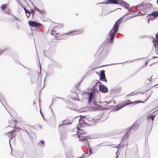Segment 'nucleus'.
<instances>
[{
  "mask_svg": "<svg viewBox=\"0 0 158 158\" xmlns=\"http://www.w3.org/2000/svg\"><path fill=\"white\" fill-rule=\"evenodd\" d=\"M154 17H152L151 16H150L148 19V22L149 20H152L154 18Z\"/></svg>",
  "mask_w": 158,
  "mask_h": 158,
  "instance_id": "nucleus-39",
  "label": "nucleus"
},
{
  "mask_svg": "<svg viewBox=\"0 0 158 158\" xmlns=\"http://www.w3.org/2000/svg\"><path fill=\"white\" fill-rule=\"evenodd\" d=\"M30 1L31 2V3L32 4L33 6H34V10H35L37 12H38L40 14H43L45 12V11L44 10H40L37 7L35 6L33 4L32 2L31 1V0Z\"/></svg>",
  "mask_w": 158,
  "mask_h": 158,
  "instance_id": "nucleus-13",
  "label": "nucleus"
},
{
  "mask_svg": "<svg viewBox=\"0 0 158 158\" xmlns=\"http://www.w3.org/2000/svg\"><path fill=\"white\" fill-rule=\"evenodd\" d=\"M127 10H128V12H129V13H131V14L135 13V12L136 11L135 10H131L129 7V8Z\"/></svg>",
  "mask_w": 158,
  "mask_h": 158,
  "instance_id": "nucleus-26",
  "label": "nucleus"
},
{
  "mask_svg": "<svg viewBox=\"0 0 158 158\" xmlns=\"http://www.w3.org/2000/svg\"><path fill=\"white\" fill-rule=\"evenodd\" d=\"M85 118L89 121H91L93 119V118H90L89 117H86Z\"/></svg>",
  "mask_w": 158,
  "mask_h": 158,
  "instance_id": "nucleus-33",
  "label": "nucleus"
},
{
  "mask_svg": "<svg viewBox=\"0 0 158 158\" xmlns=\"http://www.w3.org/2000/svg\"><path fill=\"white\" fill-rule=\"evenodd\" d=\"M131 128V129H132L133 130H136L139 128V125L138 124H136L135 123H134Z\"/></svg>",
  "mask_w": 158,
  "mask_h": 158,
  "instance_id": "nucleus-20",
  "label": "nucleus"
},
{
  "mask_svg": "<svg viewBox=\"0 0 158 158\" xmlns=\"http://www.w3.org/2000/svg\"><path fill=\"white\" fill-rule=\"evenodd\" d=\"M21 6H22V4L21 1L19 0H15Z\"/></svg>",
  "mask_w": 158,
  "mask_h": 158,
  "instance_id": "nucleus-37",
  "label": "nucleus"
},
{
  "mask_svg": "<svg viewBox=\"0 0 158 158\" xmlns=\"http://www.w3.org/2000/svg\"><path fill=\"white\" fill-rule=\"evenodd\" d=\"M105 70H102L100 73V75H99V80L100 81H105V82H107V80L106 78L105 77Z\"/></svg>",
  "mask_w": 158,
  "mask_h": 158,
  "instance_id": "nucleus-8",
  "label": "nucleus"
},
{
  "mask_svg": "<svg viewBox=\"0 0 158 158\" xmlns=\"http://www.w3.org/2000/svg\"><path fill=\"white\" fill-rule=\"evenodd\" d=\"M78 31H70L68 33L62 34V35H74L78 34Z\"/></svg>",
  "mask_w": 158,
  "mask_h": 158,
  "instance_id": "nucleus-14",
  "label": "nucleus"
},
{
  "mask_svg": "<svg viewBox=\"0 0 158 158\" xmlns=\"http://www.w3.org/2000/svg\"><path fill=\"white\" fill-rule=\"evenodd\" d=\"M113 106L114 110L115 111H117L123 108V106L121 104L118 105L116 106Z\"/></svg>",
  "mask_w": 158,
  "mask_h": 158,
  "instance_id": "nucleus-16",
  "label": "nucleus"
},
{
  "mask_svg": "<svg viewBox=\"0 0 158 158\" xmlns=\"http://www.w3.org/2000/svg\"><path fill=\"white\" fill-rule=\"evenodd\" d=\"M113 102H114V104H116V102H115V100H114V101H113Z\"/></svg>",
  "mask_w": 158,
  "mask_h": 158,
  "instance_id": "nucleus-64",
  "label": "nucleus"
},
{
  "mask_svg": "<svg viewBox=\"0 0 158 158\" xmlns=\"http://www.w3.org/2000/svg\"><path fill=\"white\" fill-rule=\"evenodd\" d=\"M125 139H124H124L123 138H123L121 140V143L123 142Z\"/></svg>",
  "mask_w": 158,
  "mask_h": 158,
  "instance_id": "nucleus-47",
  "label": "nucleus"
},
{
  "mask_svg": "<svg viewBox=\"0 0 158 158\" xmlns=\"http://www.w3.org/2000/svg\"><path fill=\"white\" fill-rule=\"evenodd\" d=\"M87 145L89 147V154L88 156H89L90 155H91V154H93V153L92 151V149L91 148L89 147L88 141H87Z\"/></svg>",
  "mask_w": 158,
  "mask_h": 158,
  "instance_id": "nucleus-23",
  "label": "nucleus"
},
{
  "mask_svg": "<svg viewBox=\"0 0 158 158\" xmlns=\"http://www.w3.org/2000/svg\"><path fill=\"white\" fill-rule=\"evenodd\" d=\"M148 61H147L146 63H145V65H147L148 63Z\"/></svg>",
  "mask_w": 158,
  "mask_h": 158,
  "instance_id": "nucleus-62",
  "label": "nucleus"
},
{
  "mask_svg": "<svg viewBox=\"0 0 158 158\" xmlns=\"http://www.w3.org/2000/svg\"><path fill=\"white\" fill-rule=\"evenodd\" d=\"M65 127H66V126H65V125H64V126H62V127H61V128H60V129H61V130H60V131H59V132H60V133H61V131H61V130H62V128H63V129H64V128Z\"/></svg>",
  "mask_w": 158,
  "mask_h": 158,
  "instance_id": "nucleus-40",
  "label": "nucleus"
},
{
  "mask_svg": "<svg viewBox=\"0 0 158 158\" xmlns=\"http://www.w3.org/2000/svg\"><path fill=\"white\" fill-rule=\"evenodd\" d=\"M133 93V92H132L130 93V94H129L128 95H130V96H132L133 95H135V94H132Z\"/></svg>",
  "mask_w": 158,
  "mask_h": 158,
  "instance_id": "nucleus-45",
  "label": "nucleus"
},
{
  "mask_svg": "<svg viewBox=\"0 0 158 158\" xmlns=\"http://www.w3.org/2000/svg\"><path fill=\"white\" fill-rule=\"evenodd\" d=\"M40 114L42 116H43V114L42 113V112L40 109Z\"/></svg>",
  "mask_w": 158,
  "mask_h": 158,
  "instance_id": "nucleus-50",
  "label": "nucleus"
},
{
  "mask_svg": "<svg viewBox=\"0 0 158 158\" xmlns=\"http://www.w3.org/2000/svg\"><path fill=\"white\" fill-rule=\"evenodd\" d=\"M8 48H5L2 51H1L0 52V55H1V54L3 53L4 52L6 51V50H8Z\"/></svg>",
  "mask_w": 158,
  "mask_h": 158,
  "instance_id": "nucleus-34",
  "label": "nucleus"
},
{
  "mask_svg": "<svg viewBox=\"0 0 158 158\" xmlns=\"http://www.w3.org/2000/svg\"><path fill=\"white\" fill-rule=\"evenodd\" d=\"M26 11H26V12H25L26 14H27V13H29L30 12V11L28 10H26Z\"/></svg>",
  "mask_w": 158,
  "mask_h": 158,
  "instance_id": "nucleus-51",
  "label": "nucleus"
},
{
  "mask_svg": "<svg viewBox=\"0 0 158 158\" xmlns=\"http://www.w3.org/2000/svg\"><path fill=\"white\" fill-rule=\"evenodd\" d=\"M28 25L31 27H36L42 25L41 24L35 21L29 20L28 21Z\"/></svg>",
  "mask_w": 158,
  "mask_h": 158,
  "instance_id": "nucleus-10",
  "label": "nucleus"
},
{
  "mask_svg": "<svg viewBox=\"0 0 158 158\" xmlns=\"http://www.w3.org/2000/svg\"><path fill=\"white\" fill-rule=\"evenodd\" d=\"M89 138H88V137L87 136H82V135H81V136H79V139L80 140H82V141H87V139H88Z\"/></svg>",
  "mask_w": 158,
  "mask_h": 158,
  "instance_id": "nucleus-22",
  "label": "nucleus"
},
{
  "mask_svg": "<svg viewBox=\"0 0 158 158\" xmlns=\"http://www.w3.org/2000/svg\"><path fill=\"white\" fill-rule=\"evenodd\" d=\"M132 103V102H131L130 100L128 99L124 101L121 105L123 106V107Z\"/></svg>",
  "mask_w": 158,
  "mask_h": 158,
  "instance_id": "nucleus-15",
  "label": "nucleus"
},
{
  "mask_svg": "<svg viewBox=\"0 0 158 158\" xmlns=\"http://www.w3.org/2000/svg\"><path fill=\"white\" fill-rule=\"evenodd\" d=\"M70 157L72 158V156L71 153H68L66 154V158H69Z\"/></svg>",
  "mask_w": 158,
  "mask_h": 158,
  "instance_id": "nucleus-30",
  "label": "nucleus"
},
{
  "mask_svg": "<svg viewBox=\"0 0 158 158\" xmlns=\"http://www.w3.org/2000/svg\"><path fill=\"white\" fill-rule=\"evenodd\" d=\"M24 11H25V13L26 12V10H27V9H26V8H25V9H24Z\"/></svg>",
  "mask_w": 158,
  "mask_h": 158,
  "instance_id": "nucleus-63",
  "label": "nucleus"
},
{
  "mask_svg": "<svg viewBox=\"0 0 158 158\" xmlns=\"http://www.w3.org/2000/svg\"><path fill=\"white\" fill-rule=\"evenodd\" d=\"M152 76L151 77L150 79H148V80L150 81H151V80H152Z\"/></svg>",
  "mask_w": 158,
  "mask_h": 158,
  "instance_id": "nucleus-52",
  "label": "nucleus"
},
{
  "mask_svg": "<svg viewBox=\"0 0 158 158\" xmlns=\"http://www.w3.org/2000/svg\"><path fill=\"white\" fill-rule=\"evenodd\" d=\"M77 129L78 130V131H77V133H79V134H80V135H82V134L86 135L87 134V132H85V131H83V130H81V129H78L77 127Z\"/></svg>",
  "mask_w": 158,
  "mask_h": 158,
  "instance_id": "nucleus-19",
  "label": "nucleus"
},
{
  "mask_svg": "<svg viewBox=\"0 0 158 158\" xmlns=\"http://www.w3.org/2000/svg\"><path fill=\"white\" fill-rule=\"evenodd\" d=\"M118 4L123 6L126 9H128L130 6L128 3L123 0H119V3Z\"/></svg>",
  "mask_w": 158,
  "mask_h": 158,
  "instance_id": "nucleus-11",
  "label": "nucleus"
},
{
  "mask_svg": "<svg viewBox=\"0 0 158 158\" xmlns=\"http://www.w3.org/2000/svg\"><path fill=\"white\" fill-rule=\"evenodd\" d=\"M156 114L153 115H151V114L148 115L147 118L148 120V122L152 123V124H153V121L154 119V118L156 116Z\"/></svg>",
  "mask_w": 158,
  "mask_h": 158,
  "instance_id": "nucleus-12",
  "label": "nucleus"
},
{
  "mask_svg": "<svg viewBox=\"0 0 158 158\" xmlns=\"http://www.w3.org/2000/svg\"><path fill=\"white\" fill-rule=\"evenodd\" d=\"M53 73V71H52L51 70V71H50V70H49V73L50 74H52V73Z\"/></svg>",
  "mask_w": 158,
  "mask_h": 158,
  "instance_id": "nucleus-55",
  "label": "nucleus"
},
{
  "mask_svg": "<svg viewBox=\"0 0 158 158\" xmlns=\"http://www.w3.org/2000/svg\"><path fill=\"white\" fill-rule=\"evenodd\" d=\"M40 73H39V72H38V80L39 78V77L40 75Z\"/></svg>",
  "mask_w": 158,
  "mask_h": 158,
  "instance_id": "nucleus-53",
  "label": "nucleus"
},
{
  "mask_svg": "<svg viewBox=\"0 0 158 158\" xmlns=\"http://www.w3.org/2000/svg\"><path fill=\"white\" fill-rule=\"evenodd\" d=\"M55 32V30H53V28L51 31V34L52 35H55L54 33Z\"/></svg>",
  "mask_w": 158,
  "mask_h": 158,
  "instance_id": "nucleus-36",
  "label": "nucleus"
},
{
  "mask_svg": "<svg viewBox=\"0 0 158 158\" xmlns=\"http://www.w3.org/2000/svg\"><path fill=\"white\" fill-rule=\"evenodd\" d=\"M14 128L15 129L14 130H12V131H13V132L14 133L15 132H18L19 131V130H20V129L17 127H14Z\"/></svg>",
  "mask_w": 158,
  "mask_h": 158,
  "instance_id": "nucleus-28",
  "label": "nucleus"
},
{
  "mask_svg": "<svg viewBox=\"0 0 158 158\" xmlns=\"http://www.w3.org/2000/svg\"><path fill=\"white\" fill-rule=\"evenodd\" d=\"M119 153L118 152V149L116 152V155L117 156H118Z\"/></svg>",
  "mask_w": 158,
  "mask_h": 158,
  "instance_id": "nucleus-41",
  "label": "nucleus"
},
{
  "mask_svg": "<svg viewBox=\"0 0 158 158\" xmlns=\"http://www.w3.org/2000/svg\"><path fill=\"white\" fill-rule=\"evenodd\" d=\"M155 58H158V57H156V56H153L152 57V59H155Z\"/></svg>",
  "mask_w": 158,
  "mask_h": 158,
  "instance_id": "nucleus-56",
  "label": "nucleus"
},
{
  "mask_svg": "<svg viewBox=\"0 0 158 158\" xmlns=\"http://www.w3.org/2000/svg\"><path fill=\"white\" fill-rule=\"evenodd\" d=\"M31 12L32 11L33 12V13H32V17H33L34 15V14L35 13V11H34L32 9H31Z\"/></svg>",
  "mask_w": 158,
  "mask_h": 158,
  "instance_id": "nucleus-44",
  "label": "nucleus"
},
{
  "mask_svg": "<svg viewBox=\"0 0 158 158\" xmlns=\"http://www.w3.org/2000/svg\"><path fill=\"white\" fill-rule=\"evenodd\" d=\"M120 88H113L112 89V91H115V92H116V91H118L119 90V89Z\"/></svg>",
  "mask_w": 158,
  "mask_h": 158,
  "instance_id": "nucleus-31",
  "label": "nucleus"
},
{
  "mask_svg": "<svg viewBox=\"0 0 158 158\" xmlns=\"http://www.w3.org/2000/svg\"><path fill=\"white\" fill-rule=\"evenodd\" d=\"M85 154H84L81 157H82V158H85Z\"/></svg>",
  "mask_w": 158,
  "mask_h": 158,
  "instance_id": "nucleus-58",
  "label": "nucleus"
},
{
  "mask_svg": "<svg viewBox=\"0 0 158 158\" xmlns=\"http://www.w3.org/2000/svg\"><path fill=\"white\" fill-rule=\"evenodd\" d=\"M155 36L156 38H158V33H157L156 34Z\"/></svg>",
  "mask_w": 158,
  "mask_h": 158,
  "instance_id": "nucleus-49",
  "label": "nucleus"
},
{
  "mask_svg": "<svg viewBox=\"0 0 158 158\" xmlns=\"http://www.w3.org/2000/svg\"><path fill=\"white\" fill-rule=\"evenodd\" d=\"M26 14V16L28 18L30 16V13H28L27 14Z\"/></svg>",
  "mask_w": 158,
  "mask_h": 158,
  "instance_id": "nucleus-46",
  "label": "nucleus"
},
{
  "mask_svg": "<svg viewBox=\"0 0 158 158\" xmlns=\"http://www.w3.org/2000/svg\"><path fill=\"white\" fill-rule=\"evenodd\" d=\"M158 110V109L156 111H154V112L152 113L151 114H154Z\"/></svg>",
  "mask_w": 158,
  "mask_h": 158,
  "instance_id": "nucleus-60",
  "label": "nucleus"
},
{
  "mask_svg": "<svg viewBox=\"0 0 158 158\" xmlns=\"http://www.w3.org/2000/svg\"><path fill=\"white\" fill-rule=\"evenodd\" d=\"M103 102V103H107V104H109V103H110L111 102H110H110Z\"/></svg>",
  "mask_w": 158,
  "mask_h": 158,
  "instance_id": "nucleus-54",
  "label": "nucleus"
},
{
  "mask_svg": "<svg viewBox=\"0 0 158 158\" xmlns=\"http://www.w3.org/2000/svg\"><path fill=\"white\" fill-rule=\"evenodd\" d=\"M131 130V128H129L127 130L126 132L123 137L125 139L128 137L129 135L130 134V132Z\"/></svg>",
  "mask_w": 158,
  "mask_h": 158,
  "instance_id": "nucleus-17",
  "label": "nucleus"
},
{
  "mask_svg": "<svg viewBox=\"0 0 158 158\" xmlns=\"http://www.w3.org/2000/svg\"><path fill=\"white\" fill-rule=\"evenodd\" d=\"M86 94H88V103L90 104L91 102H93V104L96 108H94L92 110H104V108L100 105L97 104L96 100L95 98V93L94 91L91 92H85Z\"/></svg>",
  "mask_w": 158,
  "mask_h": 158,
  "instance_id": "nucleus-3",
  "label": "nucleus"
},
{
  "mask_svg": "<svg viewBox=\"0 0 158 158\" xmlns=\"http://www.w3.org/2000/svg\"><path fill=\"white\" fill-rule=\"evenodd\" d=\"M147 6H148V4H146L144 6L143 4L142 3L140 5L132 6V8L135 9L136 11L137 10H138L140 11H143L144 12L143 13V14L141 13V14L139 15H144L146 13L145 12L146 9L145 8V7H147Z\"/></svg>",
  "mask_w": 158,
  "mask_h": 158,
  "instance_id": "nucleus-4",
  "label": "nucleus"
},
{
  "mask_svg": "<svg viewBox=\"0 0 158 158\" xmlns=\"http://www.w3.org/2000/svg\"><path fill=\"white\" fill-rule=\"evenodd\" d=\"M151 37H152V38L153 39L152 40V43H155L154 42L155 41H156V43H155L156 44H158V38H156V39L152 36Z\"/></svg>",
  "mask_w": 158,
  "mask_h": 158,
  "instance_id": "nucleus-25",
  "label": "nucleus"
},
{
  "mask_svg": "<svg viewBox=\"0 0 158 158\" xmlns=\"http://www.w3.org/2000/svg\"><path fill=\"white\" fill-rule=\"evenodd\" d=\"M101 84L102 83L97 80H95L93 81L92 82V85L93 87L92 89H91L94 90L95 92H97V91H98V84Z\"/></svg>",
  "mask_w": 158,
  "mask_h": 158,
  "instance_id": "nucleus-6",
  "label": "nucleus"
},
{
  "mask_svg": "<svg viewBox=\"0 0 158 158\" xmlns=\"http://www.w3.org/2000/svg\"><path fill=\"white\" fill-rule=\"evenodd\" d=\"M6 4H3L1 5V9L2 10H4V9L6 8Z\"/></svg>",
  "mask_w": 158,
  "mask_h": 158,
  "instance_id": "nucleus-29",
  "label": "nucleus"
},
{
  "mask_svg": "<svg viewBox=\"0 0 158 158\" xmlns=\"http://www.w3.org/2000/svg\"><path fill=\"white\" fill-rule=\"evenodd\" d=\"M72 135L76 138L79 137V136H80V134L79 133H77V131H76V134H73Z\"/></svg>",
  "mask_w": 158,
  "mask_h": 158,
  "instance_id": "nucleus-27",
  "label": "nucleus"
},
{
  "mask_svg": "<svg viewBox=\"0 0 158 158\" xmlns=\"http://www.w3.org/2000/svg\"><path fill=\"white\" fill-rule=\"evenodd\" d=\"M129 14H131V13H127L125 14L122 17H121L118 20H117L112 28L109 33V36L108 38L109 41L112 42L113 39L115 38L116 33L118 32L119 27L120 24L122 23L123 21L122 20L123 18Z\"/></svg>",
  "mask_w": 158,
  "mask_h": 158,
  "instance_id": "nucleus-1",
  "label": "nucleus"
},
{
  "mask_svg": "<svg viewBox=\"0 0 158 158\" xmlns=\"http://www.w3.org/2000/svg\"><path fill=\"white\" fill-rule=\"evenodd\" d=\"M148 15H150L153 17H155L158 15V10H155L153 12L151 13L150 14H148Z\"/></svg>",
  "mask_w": 158,
  "mask_h": 158,
  "instance_id": "nucleus-21",
  "label": "nucleus"
},
{
  "mask_svg": "<svg viewBox=\"0 0 158 158\" xmlns=\"http://www.w3.org/2000/svg\"><path fill=\"white\" fill-rule=\"evenodd\" d=\"M98 88L99 90L101 92L106 93L108 92V89L107 87L102 84L99 85Z\"/></svg>",
  "mask_w": 158,
  "mask_h": 158,
  "instance_id": "nucleus-7",
  "label": "nucleus"
},
{
  "mask_svg": "<svg viewBox=\"0 0 158 158\" xmlns=\"http://www.w3.org/2000/svg\"><path fill=\"white\" fill-rule=\"evenodd\" d=\"M139 103H144V102H143L142 101H139L138 102L136 101H135L132 102V103H136V104Z\"/></svg>",
  "mask_w": 158,
  "mask_h": 158,
  "instance_id": "nucleus-32",
  "label": "nucleus"
},
{
  "mask_svg": "<svg viewBox=\"0 0 158 158\" xmlns=\"http://www.w3.org/2000/svg\"><path fill=\"white\" fill-rule=\"evenodd\" d=\"M97 120L94 119L93 121L94 123L92 124H88L85 120L83 118H80L79 120V125L81 127H82L84 125H87L90 126H93L95 125V123Z\"/></svg>",
  "mask_w": 158,
  "mask_h": 158,
  "instance_id": "nucleus-5",
  "label": "nucleus"
},
{
  "mask_svg": "<svg viewBox=\"0 0 158 158\" xmlns=\"http://www.w3.org/2000/svg\"><path fill=\"white\" fill-rule=\"evenodd\" d=\"M21 7H22L23 9H25V7L22 5V6H21Z\"/></svg>",
  "mask_w": 158,
  "mask_h": 158,
  "instance_id": "nucleus-61",
  "label": "nucleus"
},
{
  "mask_svg": "<svg viewBox=\"0 0 158 158\" xmlns=\"http://www.w3.org/2000/svg\"><path fill=\"white\" fill-rule=\"evenodd\" d=\"M153 45L155 47L156 51H157L158 50V45H157V46L156 47L157 44H156L155 43H154L153 44Z\"/></svg>",
  "mask_w": 158,
  "mask_h": 158,
  "instance_id": "nucleus-35",
  "label": "nucleus"
},
{
  "mask_svg": "<svg viewBox=\"0 0 158 158\" xmlns=\"http://www.w3.org/2000/svg\"><path fill=\"white\" fill-rule=\"evenodd\" d=\"M69 120L68 119L66 120H64L62 121L61 124L59 123L58 127V129L59 131H60L61 130V127L64 126V125L65 126L69 124H71L72 123V122H67V121Z\"/></svg>",
  "mask_w": 158,
  "mask_h": 158,
  "instance_id": "nucleus-9",
  "label": "nucleus"
},
{
  "mask_svg": "<svg viewBox=\"0 0 158 158\" xmlns=\"http://www.w3.org/2000/svg\"><path fill=\"white\" fill-rule=\"evenodd\" d=\"M121 143H120L118 145V146H116V147H113L114 148H119V146L120 145Z\"/></svg>",
  "mask_w": 158,
  "mask_h": 158,
  "instance_id": "nucleus-48",
  "label": "nucleus"
},
{
  "mask_svg": "<svg viewBox=\"0 0 158 158\" xmlns=\"http://www.w3.org/2000/svg\"><path fill=\"white\" fill-rule=\"evenodd\" d=\"M82 80H81L79 83L78 84V85H79V84H80L81 82H82Z\"/></svg>",
  "mask_w": 158,
  "mask_h": 158,
  "instance_id": "nucleus-59",
  "label": "nucleus"
},
{
  "mask_svg": "<svg viewBox=\"0 0 158 158\" xmlns=\"http://www.w3.org/2000/svg\"><path fill=\"white\" fill-rule=\"evenodd\" d=\"M109 36L108 34V36L107 38V40L106 42L108 41V43H106L105 42H104L102 43L101 46H100L99 48V49L97 52V53H98V55L101 54L103 56H107L110 51V43L112 44L113 43V40H113L112 42H110L108 40V38Z\"/></svg>",
  "mask_w": 158,
  "mask_h": 158,
  "instance_id": "nucleus-2",
  "label": "nucleus"
},
{
  "mask_svg": "<svg viewBox=\"0 0 158 158\" xmlns=\"http://www.w3.org/2000/svg\"><path fill=\"white\" fill-rule=\"evenodd\" d=\"M139 59V58H138V59H134L133 60H129V61H131V62H133V61H134V60H137V59Z\"/></svg>",
  "mask_w": 158,
  "mask_h": 158,
  "instance_id": "nucleus-57",
  "label": "nucleus"
},
{
  "mask_svg": "<svg viewBox=\"0 0 158 158\" xmlns=\"http://www.w3.org/2000/svg\"><path fill=\"white\" fill-rule=\"evenodd\" d=\"M139 15H137V14H135V15H133L131 16H128L127 17L126 19H125L124 20V21H125L126 20H127V19H129L131 18H134V17H135L136 16H138Z\"/></svg>",
  "mask_w": 158,
  "mask_h": 158,
  "instance_id": "nucleus-24",
  "label": "nucleus"
},
{
  "mask_svg": "<svg viewBox=\"0 0 158 158\" xmlns=\"http://www.w3.org/2000/svg\"><path fill=\"white\" fill-rule=\"evenodd\" d=\"M14 131H10L9 132H8L7 134H8V136L10 138V139H9V141H10V140L12 138H14V135H13V133H14L13 132Z\"/></svg>",
  "mask_w": 158,
  "mask_h": 158,
  "instance_id": "nucleus-18",
  "label": "nucleus"
},
{
  "mask_svg": "<svg viewBox=\"0 0 158 158\" xmlns=\"http://www.w3.org/2000/svg\"><path fill=\"white\" fill-rule=\"evenodd\" d=\"M125 62H126V61H125ZM124 62H122V63H115V64H108V65H112V64H121V63H124ZM106 66V65H102L101 66Z\"/></svg>",
  "mask_w": 158,
  "mask_h": 158,
  "instance_id": "nucleus-38",
  "label": "nucleus"
},
{
  "mask_svg": "<svg viewBox=\"0 0 158 158\" xmlns=\"http://www.w3.org/2000/svg\"><path fill=\"white\" fill-rule=\"evenodd\" d=\"M40 143L42 145H44V141L43 140H41L40 141Z\"/></svg>",
  "mask_w": 158,
  "mask_h": 158,
  "instance_id": "nucleus-42",
  "label": "nucleus"
},
{
  "mask_svg": "<svg viewBox=\"0 0 158 158\" xmlns=\"http://www.w3.org/2000/svg\"><path fill=\"white\" fill-rule=\"evenodd\" d=\"M101 143H100L98 145H97L96 146H99V145H100V146H108V145H106V144H104L103 145H101Z\"/></svg>",
  "mask_w": 158,
  "mask_h": 158,
  "instance_id": "nucleus-43",
  "label": "nucleus"
}]
</instances>
